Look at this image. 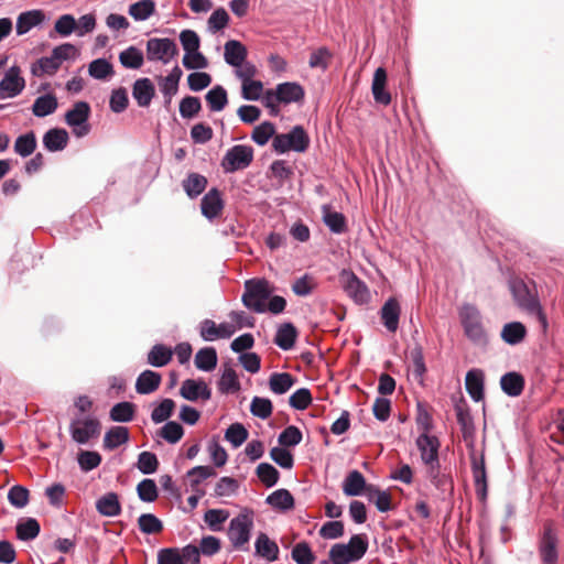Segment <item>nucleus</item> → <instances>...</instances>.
<instances>
[{"label":"nucleus","mask_w":564,"mask_h":564,"mask_svg":"<svg viewBox=\"0 0 564 564\" xmlns=\"http://www.w3.org/2000/svg\"><path fill=\"white\" fill-rule=\"evenodd\" d=\"M469 459L476 496L479 501L486 502L488 498V475L485 454L482 452L480 456H477L475 447L469 448Z\"/></svg>","instance_id":"12"},{"label":"nucleus","mask_w":564,"mask_h":564,"mask_svg":"<svg viewBox=\"0 0 564 564\" xmlns=\"http://www.w3.org/2000/svg\"><path fill=\"white\" fill-rule=\"evenodd\" d=\"M185 434L183 425L177 421H166L165 424L159 429L156 435L163 438L169 444L178 443Z\"/></svg>","instance_id":"52"},{"label":"nucleus","mask_w":564,"mask_h":564,"mask_svg":"<svg viewBox=\"0 0 564 564\" xmlns=\"http://www.w3.org/2000/svg\"><path fill=\"white\" fill-rule=\"evenodd\" d=\"M528 335V329L522 322L512 321L506 323L500 332V337L503 343L510 346L521 344Z\"/></svg>","instance_id":"32"},{"label":"nucleus","mask_w":564,"mask_h":564,"mask_svg":"<svg viewBox=\"0 0 564 564\" xmlns=\"http://www.w3.org/2000/svg\"><path fill=\"white\" fill-rule=\"evenodd\" d=\"M273 90L282 105L302 104L305 99V89L299 82L279 83Z\"/></svg>","instance_id":"20"},{"label":"nucleus","mask_w":564,"mask_h":564,"mask_svg":"<svg viewBox=\"0 0 564 564\" xmlns=\"http://www.w3.org/2000/svg\"><path fill=\"white\" fill-rule=\"evenodd\" d=\"M40 532V522L32 517L20 518L15 524L17 539L22 542L33 541L39 536Z\"/></svg>","instance_id":"37"},{"label":"nucleus","mask_w":564,"mask_h":564,"mask_svg":"<svg viewBox=\"0 0 564 564\" xmlns=\"http://www.w3.org/2000/svg\"><path fill=\"white\" fill-rule=\"evenodd\" d=\"M97 512L102 517L113 518L121 513L122 508L119 495L115 491H109L99 497L95 503Z\"/></svg>","instance_id":"30"},{"label":"nucleus","mask_w":564,"mask_h":564,"mask_svg":"<svg viewBox=\"0 0 564 564\" xmlns=\"http://www.w3.org/2000/svg\"><path fill=\"white\" fill-rule=\"evenodd\" d=\"M59 67L61 65L57 59H55L54 55L51 53L50 56H42L32 64L31 74L35 77H41L44 74L54 75Z\"/></svg>","instance_id":"55"},{"label":"nucleus","mask_w":564,"mask_h":564,"mask_svg":"<svg viewBox=\"0 0 564 564\" xmlns=\"http://www.w3.org/2000/svg\"><path fill=\"white\" fill-rule=\"evenodd\" d=\"M415 443L420 451L422 462L429 466V468H440L441 442L438 437L429 433H421Z\"/></svg>","instance_id":"15"},{"label":"nucleus","mask_w":564,"mask_h":564,"mask_svg":"<svg viewBox=\"0 0 564 564\" xmlns=\"http://www.w3.org/2000/svg\"><path fill=\"white\" fill-rule=\"evenodd\" d=\"M311 138L302 124L293 126L286 133H278L272 140V151L279 155L290 151L304 153L308 150Z\"/></svg>","instance_id":"4"},{"label":"nucleus","mask_w":564,"mask_h":564,"mask_svg":"<svg viewBox=\"0 0 564 564\" xmlns=\"http://www.w3.org/2000/svg\"><path fill=\"white\" fill-rule=\"evenodd\" d=\"M507 284L516 306L521 311L532 310L540 302L535 284L532 281L527 282L521 275L511 272L508 275Z\"/></svg>","instance_id":"6"},{"label":"nucleus","mask_w":564,"mask_h":564,"mask_svg":"<svg viewBox=\"0 0 564 564\" xmlns=\"http://www.w3.org/2000/svg\"><path fill=\"white\" fill-rule=\"evenodd\" d=\"M69 435L78 445L87 444L91 438H97L101 432V423L93 414H86L70 421Z\"/></svg>","instance_id":"9"},{"label":"nucleus","mask_w":564,"mask_h":564,"mask_svg":"<svg viewBox=\"0 0 564 564\" xmlns=\"http://www.w3.org/2000/svg\"><path fill=\"white\" fill-rule=\"evenodd\" d=\"M267 173L268 177L278 180L279 185L282 186L285 181L293 176L294 171L286 161L275 160L269 165Z\"/></svg>","instance_id":"57"},{"label":"nucleus","mask_w":564,"mask_h":564,"mask_svg":"<svg viewBox=\"0 0 564 564\" xmlns=\"http://www.w3.org/2000/svg\"><path fill=\"white\" fill-rule=\"evenodd\" d=\"M230 15L224 7L216 8L207 20L208 32L216 34L228 26Z\"/></svg>","instance_id":"59"},{"label":"nucleus","mask_w":564,"mask_h":564,"mask_svg":"<svg viewBox=\"0 0 564 564\" xmlns=\"http://www.w3.org/2000/svg\"><path fill=\"white\" fill-rule=\"evenodd\" d=\"M173 359V349L165 344L159 343L152 346L148 352L147 362L154 368H162Z\"/></svg>","instance_id":"41"},{"label":"nucleus","mask_w":564,"mask_h":564,"mask_svg":"<svg viewBox=\"0 0 564 564\" xmlns=\"http://www.w3.org/2000/svg\"><path fill=\"white\" fill-rule=\"evenodd\" d=\"M454 410L457 419V423L460 426L463 438L468 443V448H474L475 443V434L476 426L474 423V417L470 413L469 405L466 399L462 395L459 398H453Z\"/></svg>","instance_id":"13"},{"label":"nucleus","mask_w":564,"mask_h":564,"mask_svg":"<svg viewBox=\"0 0 564 564\" xmlns=\"http://www.w3.org/2000/svg\"><path fill=\"white\" fill-rule=\"evenodd\" d=\"M175 40L171 37H151L145 44V56L149 62H161L166 65L178 55Z\"/></svg>","instance_id":"10"},{"label":"nucleus","mask_w":564,"mask_h":564,"mask_svg":"<svg viewBox=\"0 0 564 564\" xmlns=\"http://www.w3.org/2000/svg\"><path fill=\"white\" fill-rule=\"evenodd\" d=\"M273 403L269 398L254 395L250 403V413L261 420L272 415Z\"/></svg>","instance_id":"64"},{"label":"nucleus","mask_w":564,"mask_h":564,"mask_svg":"<svg viewBox=\"0 0 564 564\" xmlns=\"http://www.w3.org/2000/svg\"><path fill=\"white\" fill-rule=\"evenodd\" d=\"M558 536L552 523L544 524L542 535L539 540V555L542 564H557L558 562Z\"/></svg>","instance_id":"14"},{"label":"nucleus","mask_w":564,"mask_h":564,"mask_svg":"<svg viewBox=\"0 0 564 564\" xmlns=\"http://www.w3.org/2000/svg\"><path fill=\"white\" fill-rule=\"evenodd\" d=\"M369 539L366 533H355L347 543H336L330 547L332 564H350L360 561L367 553Z\"/></svg>","instance_id":"3"},{"label":"nucleus","mask_w":564,"mask_h":564,"mask_svg":"<svg viewBox=\"0 0 564 564\" xmlns=\"http://www.w3.org/2000/svg\"><path fill=\"white\" fill-rule=\"evenodd\" d=\"M137 405L131 401L115 403L109 411V419L115 423H129L134 420Z\"/></svg>","instance_id":"43"},{"label":"nucleus","mask_w":564,"mask_h":564,"mask_svg":"<svg viewBox=\"0 0 564 564\" xmlns=\"http://www.w3.org/2000/svg\"><path fill=\"white\" fill-rule=\"evenodd\" d=\"M323 223L332 234L341 235L348 230L346 216L332 210L327 205L323 206Z\"/></svg>","instance_id":"40"},{"label":"nucleus","mask_w":564,"mask_h":564,"mask_svg":"<svg viewBox=\"0 0 564 564\" xmlns=\"http://www.w3.org/2000/svg\"><path fill=\"white\" fill-rule=\"evenodd\" d=\"M58 107V100L55 94L46 93L35 98L31 109L37 118H45L53 115Z\"/></svg>","instance_id":"38"},{"label":"nucleus","mask_w":564,"mask_h":564,"mask_svg":"<svg viewBox=\"0 0 564 564\" xmlns=\"http://www.w3.org/2000/svg\"><path fill=\"white\" fill-rule=\"evenodd\" d=\"M458 318L465 337L473 345L481 348L489 345V335L482 323V314L475 304L463 303L458 308Z\"/></svg>","instance_id":"1"},{"label":"nucleus","mask_w":564,"mask_h":564,"mask_svg":"<svg viewBox=\"0 0 564 564\" xmlns=\"http://www.w3.org/2000/svg\"><path fill=\"white\" fill-rule=\"evenodd\" d=\"M299 330L292 322H284L276 328L273 343L280 349L288 351L291 350L297 340Z\"/></svg>","instance_id":"27"},{"label":"nucleus","mask_w":564,"mask_h":564,"mask_svg":"<svg viewBox=\"0 0 564 564\" xmlns=\"http://www.w3.org/2000/svg\"><path fill=\"white\" fill-rule=\"evenodd\" d=\"M151 420L154 424H160L171 421L170 417L174 414L176 403L171 398H163L160 401L152 403Z\"/></svg>","instance_id":"45"},{"label":"nucleus","mask_w":564,"mask_h":564,"mask_svg":"<svg viewBox=\"0 0 564 564\" xmlns=\"http://www.w3.org/2000/svg\"><path fill=\"white\" fill-rule=\"evenodd\" d=\"M256 475L267 487H274L280 480V471L270 463L262 462L256 468Z\"/></svg>","instance_id":"56"},{"label":"nucleus","mask_w":564,"mask_h":564,"mask_svg":"<svg viewBox=\"0 0 564 564\" xmlns=\"http://www.w3.org/2000/svg\"><path fill=\"white\" fill-rule=\"evenodd\" d=\"M379 315L383 326L391 333H394L399 327L401 305L399 301L390 296L380 307Z\"/></svg>","instance_id":"24"},{"label":"nucleus","mask_w":564,"mask_h":564,"mask_svg":"<svg viewBox=\"0 0 564 564\" xmlns=\"http://www.w3.org/2000/svg\"><path fill=\"white\" fill-rule=\"evenodd\" d=\"M339 280L345 293L358 305L367 304L370 300V292L365 281H362L350 269H343L339 273Z\"/></svg>","instance_id":"11"},{"label":"nucleus","mask_w":564,"mask_h":564,"mask_svg":"<svg viewBox=\"0 0 564 564\" xmlns=\"http://www.w3.org/2000/svg\"><path fill=\"white\" fill-rule=\"evenodd\" d=\"M465 389L474 402L485 399V372L479 368H471L465 376Z\"/></svg>","instance_id":"22"},{"label":"nucleus","mask_w":564,"mask_h":564,"mask_svg":"<svg viewBox=\"0 0 564 564\" xmlns=\"http://www.w3.org/2000/svg\"><path fill=\"white\" fill-rule=\"evenodd\" d=\"M249 437L248 429L240 422L231 423L224 434L225 441L230 443L232 448L240 447Z\"/></svg>","instance_id":"53"},{"label":"nucleus","mask_w":564,"mask_h":564,"mask_svg":"<svg viewBox=\"0 0 564 564\" xmlns=\"http://www.w3.org/2000/svg\"><path fill=\"white\" fill-rule=\"evenodd\" d=\"M130 441V431L124 425H112L104 435V448L106 451H115L121 445Z\"/></svg>","instance_id":"34"},{"label":"nucleus","mask_w":564,"mask_h":564,"mask_svg":"<svg viewBox=\"0 0 564 564\" xmlns=\"http://www.w3.org/2000/svg\"><path fill=\"white\" fill-rule=\"evenodd\" d=\"M194 365L199 371L212 372L218 365V355L214 346L199 348L194 357Z\"/></svg>","instance_id":"36"},{"label":"nucleus","mask_w":564,"mask_h":564,"mask_svg":"<svg viewBox=\"0 0 564 564\" xmlns=\"http://www.w3.org/2000/svg\"><path fill=\"white\" fill-rule=\"evenodd\" d=\"M25 88V79L21 76L20 67L10 66L0 80V99H9L19 96Z\"/></svg>","instance_id":"16"},{"label":"nucleus","mask_w":564,"mask_h":564,"mask_svg":"<svg viewBox=\"0 0 564 564\" xmlns=\"http://www.w3.org/2000/svg\"><path fill=\"white\" fill-rule=\"evenodd\" d=\"M138 498L142 502H154L159 498V488L152 478H143L135 487Z\"/></svg>","instance_id":"60"},{"label":"nucleus","mask_w":564,"mask_h":564,"mask_svg":"<svg viewBox=\"0 0 564 564\" xmlns=\"http://www.w3.org/2000/svg\"><path fill=\"white\" fill-rule=\"evenodd\" d=\"M216 475L214 467L209 465H197L186 471L191 488L199 486L204 480L215 477Z\"/></svg>","instance_id":"63"},{"label":"nucleus","mask_w":564,"mask_h":564,"mask_svg":"<svg viewBox=\"0 0 564 564\" xmlns=\"http://www.w3.org/2000/svg\"><path fill=\"white\" fill-rule=\"evenodd\" d=\"M45 13L41 9H32L21 12L17 18V35H24L35 26H40L45 21Z\"/></svg>","instance_id":"26"},{"label":"nucleus","mask_w":564,"mask_h":564,"mask_svg":"<svg viewBox=\"0 0 564 564\" xmlns=\"http://www.w3.org/2000/svg\"><path fill=\"white\" fill-rule=\"evenodd\" d=\"M276 134L275 124L265 120L253 128L250 138L257 145L264 147L271 139H274Z\"/></svg>","instance_id":"51"},{"label":"nucleus","mask_w":564,"mask_h":564,"mask_svg":"<svg viewBox=\"0 0 564 564\" xmlns=\"http://www.w3.org/2000/svg\"><path fill=\"white\" fill-rule=\"evenodd\" d=\"M230 513L227 509L215 508L204 512L203 520L213 532H221Z\"/></svg>","instance_id":"49"},{"label":"nucleus","mask_w":564,"mask_h":564,"mask_svg":"<svg viewBox=\"0 0 564 564\" xmlns=\"http://www.w3.org/2000/svg\"><path fill=\"white\" fill-rule=\"evenodd\" d=\"M156 11L154 0H138L128 8V14L137 22L149 20Z\"/></svg>","instance_id":"46"},{"label":"nucleus","mask_w":564,"mask_h":564,"mask_svg":"<svg viewBox=\"0 0 564 564\" xmlns=\"http://www.w3.org/2000/svg\"><path fill=\"white\" fill-rule=\"evenodd\" d=\"M500 389L510 398H518L525 388L524 376L516 370L505 372L499 380Z\"/></svg>","instance_id":"25"},{"label":"nucleus","mask_w":564,"mask_h":564,"mask_svg":"<svg viewBox=\"0 0 564 564\" xmlns=\"http://www.w3.org/2000/svg\"><path fill=\"white\" fill-rule=\"evenodd\" d=\"M225 207L221 191L214 186L200 199L202 215L209 221L217 219Z\"/></svg>","instance_id":"18"},{"label":"nucleus","mask_w":564,"mask_h":564,"mask_svg":"<svg viewBox=\"0 0 564 564\" xmlns=\"http://www.w3.org/2000/svg\"><path fill=\"white\" fill-rule=\"evenodd\" d=\"M254 511L251 508H243L239 514L234 517L227 529V536L234 551L248 552L252 536Z\"/></svg>","instance_id":"2"},{"label":"nucleus","mask_w":564,"mask_h":564,"mask_svg":"<svg viewBox=\"0 0 564 564\" xmlns=\"http://www.w3.org/2000/svg\"><path fill=\"white\" fill-rule=\"evenodd\" d=\"M119 63L126 69H139L144 64V53L135 45L122 50L119 55Z\"/></svg>","instance_id":"44"},{"label":"nucleus","mask_w":564,"mask_h":564,"mask_svg":"<svg viewBox=\"0 0 564 564\" xmlns=\"http://www.w3.org/2000/svg\"><path fill=\"white\" fill-rule=\"evenodd\" d=\"M180 115L183 119H193L202 110V101L197 96L186 95L180 100Z\"/></svg>","instance_id":"61"},{"label":"nucleus","mask_w":564,"mask_h":564,"mask_svg":"<svg viewBox=\"0 0 564 564\" xmlns=\"http://www.w3.org/2000/svg\"><path fill=\"white\" fill-rule=\"evenodd\" d=\"M253 556L274 563L280 558L279 545L265 532L260 531L254 540Z\"/></svg>","instance_id":"19"},{"label":"nucleus","mask_w":564,"mask_h":564,"mask_svg":"<svg viewBox=\"0 0 564 564\" xmlns=\"http://www.w3.org/2000/svg\"><path fill=\"white\" fill-rule=\"evenodd\" d=\"M37 147L36 135L33 130L26 131L14 141L13 150L21 158H28L33 154Z\"/></svg>","instance_id":"48"},{"label":"nucleus","mask_w":564,"mask_h":564,"mask_svg":"<svg viewBox=\"0 0 564 564\" xmlns=\"http://www.w3.org/2000/svg\"><path fill=\"white\" fill-rule=\"evenodd\" d=\"M291 557L296 564H313L317 558L311 544L305 540L292 547Z\"/></svg>","instance_id":"58"},{"label":"nucleus","mask_w":564,"mask_h":564,"mask_svg":"<svg viewBox=\"0 0 564 564\" xmlns=\"http://www.w3.org/2000/svg\"><path fill=\"white\" fill-rule=\"evenodd\" d=\"M139 530L147 535L160 533L164 529L163 521L154 513H142L138 518Z\"/></svg>","instance_id":"62"},{"label":"nucleus","mask_w":564,"mask_h":564,"mask_svg":"<svg viewBox=\"0 0 564 564\" xmlns=\"http://www.w3.org/2000/svg\"><path fill=\"white\" fill-rule=\"evenodd\" d=\"M248 56V50L239 40L230 39L224 45V59L231 67H238Z\"/></svg>","instance_id":"31"},{"label":"nucleus","mask_w":564,"mask_h":564,"mask_svg":"<svg viewBox=\"0 0 564 564\" xmlns=\"http://www.w3.org/2000/svg\"><path fill=\"white\" fill-rule=\"evenodd\" d=\"M296 382L297 379L290 372L275 371L268 379L269 389L276 395L286 393Z\"/></svg>","instance_id":"42"},{"label":"nucleus","mask_w":564,"mask_h":564,"mask_svg":"<svg viewBox=\"0 0 564 564\" xmlns=\"http://www.w3.org/2000/svg\"><path fill=\"white\" fill-rule=\"evenodd\" d=\"M132 98L141 108H148L155 97V86L148 77L137 78L132 84Z\"/></svg>","instance_id":"23"},{"label":"nucleus","mask_w":564,"mask_h":564,"mask_svg":"<svg viewBox=\"0 0 564 564\" xmlns=\"http://www.w3.org/2000/svg\"><path fill=\"white\" fill-rule=\"evenodd\" d=\"M272 292L273 288L265 278L248 279L243 283L241 303L247 310L260 314Z\"/></svg>","instance_id":"5"},{"label":"nucleus","mask_w":564,"mask_h":564,"mask_svg":"<svg viewBox=\"0 0 564 564\" xmlns=\"http://www.w3.org/2000/svg\"><path fill=\"white\" fill-rule=\"evenodd\" d=\"M254 151L251 145L236 144L229 148L220 161V166L226 174L236 173L250 166Z\"/></svg>","instance_id":"8"},{"label":"nucleus","mask_w":564,"mask_h":564,"mask_svg":"<svg viewBox=\"0 0 564 564\" xmlns=\"http://www.w3.org/2000/svg\"><path fill=\"white\" fill-rule=\"evenodd\" d=\"M160 466L159 458L155 453L143 451L138 455L134 467L143 475H153Z\"/></svg>","instance_id":"54"},{"label":"nucleus","mask_w":564,"mask_h":564,"mask_svg":"<svg viewBox=\"0 0 564 564\" xmlns=\"http://www.w3.org/2000/svg\"><path fill=\"white\" fill-rule=\"evenodd\" d=\"M90 115L91 107L85 100L75 101L72 108L65 112V123L72 128V132L76 138H84L90 132Z\"/></svg>","instance_id":"7"},{"label":"nucleus","mask_w":564,"mask_h":564,"mask_svg":"<svg viewBox=\"0 0 564 564\" xmlns=\"http://www.w3.org/2000/svg\"><path fill=\"white\" fill-rule=\"evenodd\" d=\"M207 185V177L197 172L187 173L186 177L182 181L183 191L189 199H195L202 195Z\"/></svg>","instance_id":"35"},{"label":"nucleus","mask_w":564,"mask_h":564,"mask_svg":"<svg viewBox=\"0 0 564 564\" xmlns=\"http://www.w3.org/2000/svg\"><path fill=\"white\" fill-rule=\"evenodd\" d=\"M265 503L281 513H286L295 508V498L289 489L279 488L267 496Z\"/></svg>","instance_id":"28"},{"label":"nucleus","mask_w":564,"mask_h":564,"mask_svg":"<svg viewBox=\"0 0 564 564\" xmlns=\"http://www.w3.org/2000/svg\"><path fill=\"white\" fill-rule=\"evenodd\" d=\"M180 395L189 402L198 400L208 401L212 399V389L203 378L185 379L178 391Z\"/></svg>","instance_id":"17"},{"label":"nucleus","mask_w":564,"mask_h":564,"mask_svg":"<svg viewBox=\"0 0 564 564\" xmlns=\"http://www.w3.org/2000/svg\"><path fill=\"white\" fill-rule=\"evenodd\" d=\"M162 382L160 372L145 369L139 373L135 380V391L139 394L148 395L156 391Z\"/></svg>","instance_id":"33"},{"label":"nucleus","mask_w":564,"mask_h":564,"mask_svg":"<svg viewBox=\"0 0 564 564\" xmlns=\"http://www.w3.org/2000/svg\"><path fill=\"white\" fill-rule=\"evenodd\" d=\"M69 141V134L66 129L55 127L48 129L42 139L43 147L48 152L63 151Z\"/></svg>","instance_id":"29"},{"label":"nucleus","mask_w":564,"mask_h":564,"mask_svg":"<svg viewBox=\"0 0 564 564\" xmlns=\"http://www.w3.org/2000/svg\"><path fill=\"white\" fill-rule=\"evenodd\" d=\"M205 101L210 112H220L228 105V93L223 85H214L206 94Z\"/></svg>","instance_id":"39"},{"label":"nucleus","mask_w":564,"mask_h":564,"mask_svg":"<svg viewBox=\"0 0 564 564\" xmlns=\"http://www.w3.org/2000/svg\"><path fill=\"white\" fill-rule=\"evenodd\" d=\"M371 484H368L365 476L358 469H351L347 473L341 482V489L347 497H361L369 492Z\"/></svg>","instance_id":"21"},{"label":"nucleus","mask_w":564,"mask_h":564,"mask_svg":"<svg viewBox=\"0 0 564 564\" xmlns=\"http://www.w3.org/2000/svg\"><path fill=\"white\" fill-rule=\"evenodd\" d=\"M88 74L94 79L108 80L115 75L113 65L105 57L95 58L88 64Z\"/></svg>","instance_id":"47"},{"label":"nucleus","mask_w":564,"mask_h":564,"mask_svg":"<svg viewBox=\"0 0 564 564\" xmlns=\"http://www.w3.org/2000/svg\"><path fill=\"white\" fill-rule=\"evenodd\" d=\"M367 498L369 502L376 506L379 512H389L393 508L388 490H382L377 485H370Z\"/></svg>","instance_id":"50"}]
</instances>
